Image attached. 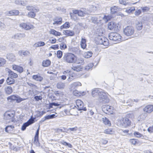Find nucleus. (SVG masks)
Returning <instances> with one entry per match:
<instances>
[{"instance_id":"obj_33","label":"nucleus","mask_w":153,"mask_h":153,"mask_svg":"<svg viewBox=\"0 0 153 153\" xmlns=\"http://www.w3.org/2000/svg\"><path fill=\"white\" fill-rule=\"evenodd\" d=\"M14 127L13 126L10 125L6 126L5 128V131L8 133H10L13 131Z\"/></svg>"},{"instance_id":"obj_37","label":"nucleus","mask_w":153,"mask_h":153,"mask_svg":"<svg viewBox=\"0 0 153 153\" xmlns=\"http://www.w3.org/2000/svg\"><path fill=\"white\" fill-rule=\"evenodd\" d=\"M136 27L138 30H141L142 27V24L140 22H137L136 23Z\"/></svg>"},{"instance_id":"obj_9","label":"nucleus","mask_w":153,"mask_h":153,"mask_svg":"<svg viewBox=\"0 0 153 153\" xmlns=\"http://www.w3.org/2000/svg\"><path fill=\"white\" fill-rule=\"evenodd\" d=\"M8 100H16L17 102L19 103L22 101L25 100L26 99L22 98L18 95H12L7 97Z\"/></svg>"},{"instance_id":"obj_39","label":"nucleus","mask_w":153,"mask_h":153,"mask_svg":"<svg viewBox=\"0 0 153 153\" xmlns=\"http://www.w3.org/2000/svg\"><path fill=\"white\" fill-rule=\"evenodd\" d=\"M110 107V106L107 105H103L102 108V111L105 113L107 114L108 109Z\"/></svg>"},{"instance_id":"obj_21","label":"nucleus","mask_w":153,"mask_h":153,"mask_svg":"<svg viewBox=\"0 0 153 153\" xmlns=\"http://www.w3.org/2000/svg\"><path fill=\"white\" fill-rule=\"evenodd\" d=\"M116 23L113 22H110L108 24V29L110 30L115 29L116 27Z\"/></svg>"},{"instance_id":"obj_22","label":"nucleus","mask_w":153,"mask_h":153,"mask_svg":"<svg viewBox=\"0 0 153 153\" xmlns=\"http://www.w3.org/2000/svg\"><path fill=\"white\" fill-rule=\"evenodd\" d=\"M18 53L20 56H23L29 55L30 53L27 51L20 50L19 51Z\"/></svg>"},{"instance_id":"obj_34","label":"nucleus","mask_w":153,"mask_h":153,"mask_svg":"<svg viewBox=\"0 0 153 153\" xmlns=\"http://www.w3.org/2000/svg\"><path fill=\"white\" fill-rule=\"evenodd\" d=\"M6 62L5 59L0 57V68L4 67L6 64Z\"/></svg>"},{"instance_id":"obj_55","label":"nucleus","mask_w":153,"mask_h":153,"mask_svg":"<svg viewBox=\"0 0 153 153\" xmlns=\"http://www.w3.org/2000/svg\"><path fill=\"white\" fill-rule=\"evenodd\" d=\"M87 13L84 11H83L81 10H79L78 15L79 16H84Z\"/></svg>"},{"instance_id":"obj_40","label":"nucleus","mask_w":153,"mask_h":153,"mask_svg":"<svg viewBox=\"0 0 153 153\" xmlns=\"http://www.w3.org/2000/svg\"><path fill=\"white\" fill-rule=\"evenodd\" d=\"M92 54L91 51L86 52L84 53V56L85 58H88L92 56Z\"/></svg>"},{"instance_id":"obj_25","label":"nucleus","mask_w":153,"mask_h":153,"mask_svg":"<svg viewBox=\"0 0 153 153\" xmlns=\"http://www.w3.org/2000/svg\"><path fill=\"white\" fill-rule=\"evenodd\" d=\"M71 69L74 71L79 72L82 71L83 69V68L81 66L77 65L76 66H73Z\"/></svg>"},{"instance_id":"obj_4","label":"nucleus","mask_w":153,"mask_h":153,"mask_svg":"<svg viewBox=\"0 0 153 153\" xmlns=\"http://www.w3.org/2000/svg\"><path fill=\"white\" fill-rule=\"evenodd\" d=\"M76 56L72 53H65L63 56V61L69 63H74L75 60Z\"/></svg>"},{"instance_id":"obj_36","label":"nucleus","mask_w":153,"mask_h":153,"mask_svg":"<svg viewBox=\"0 0 153 153\" xmlns=\"http://www.w3.org/2000/svg\"><path fill=\"white\" fill-rule=\"evenodd\" d=\"M51 62L49 60H44L42 63V66L44 67H48L50 65Z\"/></svg>"},{"instance_id":"obj_2","label":"nucleus","mask_w":153,"mask_h":153,"mask_svg":"<svg viewBox=\"0 0 153 153\" xmlns=\"http://www.w3.org/2000/svg\"><path fill=\"white\" fill-rule=\"evenodd\" d=\"M100 31L98 33L99 36L97 38L95 39V40L97 42V43L99 45H102L106 48L109 45V43L108 39L104 37H100V36L103 34V32L101 29L98 30Z\"/></svg>"},{"instance_id":"obj_17","label":"nucleus","mask_w":153,"mask_h":153,"mask_svg":"<svg viewBox=\"0 0 153 153\" xmlns=\"http://www.w3.org/2000/svg\"><path fill=\"white\" fill-rule=\"evenodd\" d=\"M76 64L80 65L81 66L85 64V62L83 58H77L75 57V62H74Z\"/></svg>"},{"instance_id":"obj_64","label":"nucleus","mask_w":153,"mask_h":153,"mask_svg":"<svg viewBox=\"0 0 153 153\" xmlns=\"http://www.w3.org/2000/svg\"><path fill=\"white\" fill-rule=\"evenodd\" d=\"M141 13V11L140 10H138L135 11L134 13V14L135 16H139Z\"/></svg>"},{"instance_id":"obj_5","label":"nucleus","mask_w":153,"mask_h":153,"mask_svg":"<svg viewBox=\"0 0 153 153\" xmlns=\"http://www.w3.org/2000/svg\"><path fill=\"white\" fill-rule=\"evenodd\" d=\"M109 39L115 42L116 43L122 40V37L120 34L117 33H111L109 34Z\"/></svg>"},{"instance_id":"obj_35","label":"nucleus","mask_w":153,"mask_h":153,"mask_svg":"<svg viewBox=\"0 0 153 153\" xmlns=\"http://www.w3.org/2000/svg\"><path fill=\"white\" fill-rule=\"evenodd\" d=\"M81 85L82 84L80 82H77L73 83L71 84V86L72 88H75L79 86H81Z\"/></svg>"},{"instance_id":"obj_61","label":"nucleus","mask_w":153,"mask_h":153,"mask_svg":"<svg viewBox=\"0 0 153 153\" xmlns=\"http://www.w3.org/2000/svg\"><path fill=\"white\" fill-rule=\"evenodd\" d=\"M108 112L107 114H112L113 113V107L110 106V107L108 109Z\"/></svg>"},{"instance_id":"obj_51","label":"nucleus","mask_w":153,"mask_h":153,"mask_svg":"<svg viewBox=\"0 0 153 153\" xmlns=\"http://www.w3.org/2000/svg\"><path fill=\"white\" fill-rule=\"evenodd\" d=\"M39 127L36 131V134L34 137V140H39Z\"/></svg>"},{"instance_id":"obj_32","label":"nucleus","mask_w":153,"mask_h":153,"mask_svg":"<svg viewBox=\"0 0 153 153\" xmlns=\"http://www.w3.org/2000/svg\"><path fill=\"white\" fill-rule=\"evenodd\" d=\"M65 86V83H63L62 82H58L57 85L56 87L58 89H64Z\"/></svg>"},{"instance_id":"obj_23","label":"nucleus","mask_w":153,"mask_h":153,"mask_svg":"<svg viewBox=\"0 0 153 153\" xmlns=\"http://www.w3.org/2000/svg\"><path fill=\"white\" fill-rule=\"evenodd\" d=\"M122 8L116 6H114L111 7V11L112 13L114 14L117 11L121 10Z\"/></svg>"},{"instance_id":"obj_16","label":"nucleus","mask_w":153,"mask_h":153,"mask_svg":"<svg viewBox=\"0 0 153 153\" xmlns=\"http://www.w3.org/2000/svg\"><path fill=\"white\" fill-rule=\"evenodd\" d=\"M143 111L148 113H150L153 111V105H149L145 106L143 109Z\"/></svg>"},{"instance_id":"obj_59","label":"nucleus","mask_w":153,"mask_h":153,"mask_svg":"<svg viewBox=\"0 0 153 153\" xmlns=\"http://www.w3.org/2000/svg\"><path fill=\"white\" fill-rule=\"evenodd\" d=\"M62 55V52L60 51H57V56L59 58H61Z\"/></svg>"},{"instance_id":"obj_11","label":"nucleus","mask_w":153,"mask_h":153,"mask_svg":"<svg viewBox=\"0 0 153 153\" xmlns=\"http://www.w3.org/2000/svg\"><path fill=\"white\" fill-rule=\"evenodd\" d=\"M122 126L126 128L130 125L131 122L129 119L126 117L123 118L120 120Z\"/></svg>"},{"instance_id":"obj_15","label":"nucleus","mask_w":153,"mask_h":153,"mask_svg":"<svg viewBox=\"0 0 153 153\" xmlns=\"http://www.w3.org/2000/svg\"><path fill=\"white\" fill-rule=\"evenodd\" d=\"M6 71L8 73V75L10 77L13 78H16L18 77V75L16 73L12 71L10 69L7 68Z\"/></svg>"},{"instance_id":"obj_31","label":"nucleus","mask_w":153,"mask_h":153,"mask_svg":"<svg viewBox=\"0 0 153 153\" xmlns=\"http://www.w3.org/2000/svg\"><path fill=\"white\" fill-rule=\"evenodd\" d=\"M86 39L82 38L80 42V45L81 48L83 49H85L86 48Z\"/></svg>"},{"instance_id":"obj_26","label":"nucleus","mask_w":153,"mask_h":153,"mask_svg":"<svg viewBox=\"0 0 153 153\" xmlns=\"http://www.w3.org/2000/svg\"><path fill=\"white\" fill-rule=\"evenodd\" d=\"M63 33L64 34L68 36H72L74 35V31L69 30H64Z\"/></svg>"},{"instance_id":"obj_41","label":"nucleus","mask_w":153,"mask_h":153,"mask_svg":"<svg viewBox=\"0 0 153 153\" xmlns=\"http://www.w3.org/2000/svg\"><path fill=\"white\" fill-rule=\"evenodd\" d=\"M35 12L36 11H32L28 12L27 14L28 16L31 18H34L36 15Z\"/></svg>"},{"instance_id":"obj_24","label":"nucleus","mask_w":153,"mask_h":153,"mask_svg":"<svg viewBox=\"0 0 153 153\" xmlns=\"http://www.w3.org/2000/svg\"><path fill=\"white\" fill-rule=\"evenodd\" d=\"M49 33L56 36H60L61 35V33L57 32L53 29H51L49 31Z\"/></svg>"},{"instance_id":"obj_54","label":"nucleus","mask_w":153,"mask_h":153,"mask_svg":"<svg viewBox=\"0 0 153 153\" xmlns=\"http://www.w3.org/2000/svg\"><path fill=\"white\" fill-rule=\"evenodd\" d=\"M119 2L120 4L124 5H126L129 4L127 0H119Z\"/></svg>"},{"instance_id":"obj_63","label":"nucleus","mask_w":153,"mask_h":153,"mask_svg":"<svg viewBox=\"0 0 153 153\" xmlns=\"http://www.w3.org/2000/svg\"><path fill=\"white\" fill-rule=\"evenodd\" d=\"M34 98L36 101H38L42 100V97L41 96H36L34 97Z\"/></svg>"},{"instance_id":"obj_13","label":"nucleus","mask_w":153,"mask_h":153,"mask_svg":"<svg viewBox=\"0 0 153 153\" xmlns=\"http://www.w3.org/2000/svg\"><path fill=\"white\" fill-rule=\"evenodd\" d=\"M19 12L17 10H13L11 11H7L5 13L8 16H17L19 15Z\"/></svg>"},{"instance_id":"obj_19","label":"nucleus","mask_w":153,"mask_h":153,"mask_svg":"<svg viewBox=\"0 0 153 153\" xmlns=\"http://www.w3.org/2000/svg\"><path fill=\"white\" fill-rule=\"evenodd\" d=\"M26 9L29 11L32 10V11L38 12L39 11V9L36 6H34L28 5L26 7Z\"/></svg>"},{"instance_id":"obj_42","label":"nucleus","mask_w":153,"mask_h":153,"mask_svg":"<svg viewBox=\"0 0 153 153\" xmlns=\"http://www.w3.org/2000/svg\"><path fill=\"white\" fill-rule=\"evenodd\" d=\"M147 116V114L146 113H143L140 115L139 117V121L143 120L145 119Z\"/></svg>"},{"instance_id":"obj_52","label":"nucleus","mask_w":153,"mask_h":153,"mask_svg":"<svg viewBox=\"0 0 153 153\" xmlns=\"http://www.w3.org/2000/svg\"><path fill=\"white\" fill-rule=\"evenodd\" d=\"M135 10V8L134 7H132L130 8V9H127L126 10L125 12L126 13H130L132 12L133 11Z\"/></svg>"},{"instance_id":"obj_44","label":"nucleus","mask_w":153,"mask_h":153,"mask_svg":"<svg viewBox=\"0 0 153 153\" xmlns=\"http://www.w3.org/2000/svg\"><path fill=\"white\" fill-rule=\"evenodd\" d=\"M129 142L133 145H135L138 143V140L135 139H130Z\"/></svg>"},{"instance_id":"obj_43","label":"nucleus","mask_w":153,"mask_h":153,"mask_svg":"<svg viewBox=\"0 0 153 153\" xmlns=\"http://www.w3.org/2000/svg\"><path fill=\"white\" fill-rule=\"evenodd\" d=\"M104 133L107 134H113L114 132L113 131V130L111 128H109L108 129H105L104 131Z\"/></svg>"},{"instance_id":"obj_10","label":"nucleus","mask_w":153,"mask_h":153,"mask_svg":"<svg viewBox=\"0 0 153 153\" xmlns=\"http://www.w3.org/2000/svg\"><path fill=\"white\" fill-rule=\"evenodd\" d=\"M76 104L77 106V109L79 110H83L84 111H86V107H83V103L81 100H76Z\"/></svg>"},{"instance_id":"obj_60","label":"nucleus","mask_w":153,"mask_h":153,"mask_svg":"<svg viewBox=\"0 0 153 153\" xmlns=\"http://www.w3.org/2000/svg\"><path fill=\"white\" fill-rule=\"evenodd\" d=\"M60 48L61 50L65 49L67 48V46L65 43H62L60 44Z\"/></svg>"},{"instance_id":"obj_45","label":"nucleus","mask_w":153,"mask_h":153,"mask_svg":"<svg viewBox=\"0 0 153 153\" xmlns=\"http://www.w3.org/2000/svg\"><path fill=\"white\" fill-rule=\"evenodd\" d=\"M55 115L54 114H52L46 116L45 117V119L43 120V121H44L53 118L55 117Z\"/></svg>"},{"instance_id":"obj_12","label":"nucleus","mask_w":153,"mask_h":153,"mask_svg":"<svg viewBox=\"0 0 153 153\" xmlns=\"http://www.w3.org/2000/svg\"><path fill=\"white\" fill-rule=\"evenodd\" d=\"M34 122V119H30L27 122L24 123L21 129L22 131H24L27 127L33 123Z\"/></svg>"},{"instance_id":"obj_48","label":"nucleus","mask_w":153,"mask_h":153,"mask_svg":"<svg viewBox=\"0 0 153 153\" xmlns=\"http://www.w3.org/2000/svg\"><path fill=\"white\" fill-rule=\"evenodd\" d=\"M70 15L71 17V19L74 21H76L78 19V18L77 17V15L74 13H70Z\"/></svg>"},{"instance_id":"obj_18","label":"nucleus","mask_w":153,"mask_h":153,"mask_svg":"<svg viewBox=\"0 0 153 153\" xmlns=\"http://www.w3.org/2000/svg\"><path fill=\"white\" fill-rule=\"evenodd\" d=\"M12 68L13 70L16 71L19 73H22L23 71V69L22 67L16 65H13Z\"/></svg>"},{"instance_id":"obj_6","label":"nucleus","mask_w":153,"mask_h":153,"mask_svg":"<svg viewBox=\"0 0 153 153\" xmlns=\"http://www.w3.org/2000/svg\"><path fill=\"white\" fill-rule=\"evenodd\" d=\"M134 32V28L131 26H128L124 29V33L125 34L128 36L132 35Z\"/></svg>"},{"instance_id":"obj_30","label":"nucleus","mask_w":153,"mask_h":153,"mask_svg":"<svg viewBox=\"0 0 153 153\" xmlns=\"http://www.w3.org/2000/svg\"><path fill=\"white\" fill-rule=\"evenodd\" d=\"M4 90L6 93L8 94H11L13 91L12 88L10 86L5 87L4 88Z\"/></svg>"},{"instance_id":"obj_46","label":"nucleus","mask_w":153,"mask_h":153,"mask_svg":"<svg viewBox=\"0 0 153 153\" xmlns=\"http://www.w3.org/2000/svg\"><path fill=\"white\" fill-rule=\"evenodd\" d=\"M34 45L36 47H39L45 45V43L44 42L40 41L35 43Z\"/></svg>"},{"instance_id":"obj_8","label":"nucleus","mask_w":153,"mask_h":153,"mask_svg":"<svg viewBox=\"0 0 153 153\" xmlns=\"http://www.w3.org/2000/svg\"><path fill=\"white\" fill-rule=\"evenodd\" d=\"M19 26L22 28L26 30H28L34 28L33 25L29 22L22 23L20 24Z\"/></svg>"},{"instance_id":"obj_57","label":"nucleus","mask_w":153,"mask_h":153,"mask_svg":"<svg viewBox=\"0 0 153 153\" xmlns=\"http://www.w3.org/2000/svg\"><path fill=\"white\" fill-rule=\"evenodd\" d=\"M134 136L137 137H140L142 136V135L138 132L135 131L134 133Z\"/></svg>"},{"instance_id":"obj_7","label":"nucleus","mask_w":153,"mask_h":153,"mask_svg":"<svg viewBox=\"0 0 153 153\" xmlns=\"http://www.w3.org/2000/svg\"><path fill=\"white\" fill-rule=\"evenodd\" d=\"M63 74L65 75H67L68 74V75H69V77L68 79L67 80L69 82H71L76 77V75L75 74L68 70L64 71L63 72Z\"/></svg>"},{"instance_id":"obj_28","label":"nucleus","mask_w":153,"mask_h":153,"mask_svg":"<svg viewBox=\"0 0 153 153\" xmlns=\"http://www.w3.org/2000/svg\"><path fill=\"white\" fill-rule=\"evenodd\" d=\"M6 82L7 84L10 85L14 84L15 82V80L12 78L9 77L7 79Z\"/></svg>"},{"instance_id":"obj_53","label":"nucleus","mask_w":153,"mask_h":153,"mask_svg":"<svg viewBox=\"0 0 153 153\" xmlns=\"http://www.w3.org/2000/svg\"><path fill=\"white\" fill-rule=\"evenodd\" d=\"M54 94L56 96L62 97L63 95V92H59V91H55L54 92Z\"/></svg>"},{"instance_id":"obj_58","label":"nucleus","mask_w":153,"mask_h":153,"mask_svg":"<svg viewBox=\"0 0 153 153\" xmlns=\"http://www.w3.org/2000/svg\"><path fill=\"white\" fill-rule=\"evenodd\" d=\"M143 12H146L149 10V8L147 7H141Z\"/></svg>"},{"instance_id":"obj_49","label":"nucleus","mask_w":153,"mask_h":153,"mask_svg":"<svg viewBox=\"0 0 153 153\" xmlns=\"http://www.w3.org/2000/svg\"><path fill=\"white\" fill-rule=\"evenodd\" d=\"M111 18L112 17L111 16H104L103 18V19L105 22H107L108 21L110 20Z\"/></svg>"},{"instance_id":"obj_1","label":"nucleus","mask_w":153,"mask_h":153,"mask_svg":"<svg viewBox=\"0 0 153 153\" xmlns=\"http://www.w3.org/2000/svg\"><path fill=\"white\" fill-rule=\"evenodd\" d=\"M92 95L94 97H98L100 102L106 103L109 102V99L107 97L106 94L101 89L95 88L92 92Z\"/></svg>"},{"instance_id":"obj_62","label":"nucleus","mask_w":153,"mask_h":153,"mask_svg":"<svg viewBox=\"0 0 153 153\" xmlns=\"http://www.w3.org/2000/svg\"><path fill=\"white\" fill-rule=\"evenodd\" d=\"M6 27L4 24L0 21V29L3 30Z\"/></svg>"},{"instance_id":"obj_27","label":"nucleus","mask_w":153,"mask_h":153,"mask_svg":"<svg viewBox=\"0 0 153 153\" xmlns=\"http://www.w3.org/2000/svg\"><path fill=\"white\" fill-rule=\"evenodd\" d=\"M7 58L9 60L12 61H14L16 60L15 56L12 53L7 55Z\"/></svg>"},{"instance_id":"obj_29","label":"nucleus","mask_w":153,"mask_h":153,"mask_svg":"<svg viewBox=\"0 0 153 153\" xmlns=\"http://www.w3.org/2000/svg\"><path fill=\"white\" fill-rule=\"evenodd\" d=\"M25 35L24 33H17L13 36L12 38L15 39H19L25 37Z\"/></svg>"},{"instance_id":"obj_47","label":"nucleus","mask_w":153,"mask_h":153,"mask_svg":"<svg viewBox=\"0 0 153 153\" xmlns=\"http://www.w3.org/2000/svg\"><path fill=\"white\" fill-rule=\"evenodd\" d=\"M69 26V23L68 22H66L60 27V29H62L64 28H68Z\"/></svg>"},{"instance_id":"obj_50","label":"nucleus","mask_w":153,"mask_h":153,"mask_svg":"<svg viewBox=\"0 0 153 153\" xmlns=\"http://www.w3.org/2000/svg\"><path fill=\"white\" fill-rule=\"evenodd\" d=\"M94 66V64L92 63H90L88 64V65L86 66L85 69L87 70H89L91 69L92 67Z\"/></svg>"},{"instance_id":"obj_3","label":"nucleus","mask_w":153,"mask_h":153,"mask_svg":"<svg viewBox=\"0 0 153 153\" xmlns=\"http://www.w3.org/2000/svg\"><path fill=\"white\" fill-rule=\"evenodd\" d=\"M15 111L14 110L7 111L4 114V119L7 122H13L15 120Z\"/></svg>"},{"instance_id":"obj_14","label":"nucleus","mask_w":153,"mask_h":153,"mask_svg":"<svg viewBox=\"0 0 153 153\" xmlns=\"http://www.w3.org/2000/svg\"><path fill=\"white\" fill-rule=\"evenodd\" d=\"M53 25H60L62 22V19L60 17H56L53 19Z\"/></svg>"},{"instance_id":"obj_56","label":"nucleus","mask_w":153,"mask_h":153,"mask_svg":"<svg viewBox=\"0 0 153 153\" xmlns=\"http://www.w3.org/2000/svg\"><path fill=\"white\" fill-rule=\"evenodd\" d=\"M73 94L76 96H80L82 94L80 92L76 90H75L73 91Z\"/></svg>"},{"instance_id":"obj_20","label":"nucleus","mask_w":153,"mask_h":153,"mask_svg":"<svg viewBox=\"0 0 153 153\" xmlns=\"http://www.w3.org/2000/svg\"><path fill=\"white\" fill-rule=\"evenodd\" d=\"M32 77L33 79L34 80L39 82L42 81L43 79L42 77L39 74L36 75H33Z\"/></svg>"},{"instance_id":"obj_38","label":"nucleus","mask_w":153,"mask_h":153,"mask_svg":"<svg viewBox=\"0 0 153 153\" xmlns=\"http://www.w3.org/2000/svg\"><path fill=\"white\" fill-rule=\"evenodd\" d=\"M102 121L104 124L107 125L108 126H111V124L110 121L106 118L105 117L102 118Z\"/></svg>"}]
</instances>
